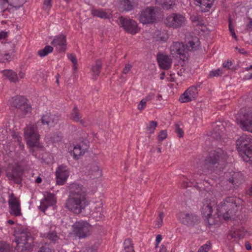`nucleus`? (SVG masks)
<instances>
[{"label": "nucleus", "mask_w": 252, "mask_h": 252, "mask_svg": "<svg viewBox=\"0 0 252 252\" xmlns=\"http://www.w3.org/2000/svg\"><path fill=\"white\" fill-rule=\"evenodd\" d=\"M92 174L94 177L97 178L101 176V171L98 166H94L92 170Z\"/></svg>", "instance_id": "obj_48"}, {"label": "nucleus", "mask_w": 252, "mask_h": 252, "mask_svg": "<svg viewBox=\"0 0 252 252\" xmlns=\"http://www.w3.org/2000/svg\"><path fill=\"white\" fill-rule=\"evenodd\" d=\"M177 217L182 223L189 225H193L198 220V217L197 216L184 212L179 213Z\"/></svg>", "instance_id": "obj_20"}, {"label": "nucleus", "mask_w": 252, "mask_h": 252, "mask_svg": "<svg viewBox=\"0 0 252 252\" xmlns=\"http://www.w3.org/2000/svg\"><path fill=\"white\" fill-rule=\"evenodd\" d=\"M157 126V123L156 121H151L147 126V130L150 133H153Z\"/></svg>", "instance_id": "obj_45"}, {"label": "nucleus", "mask_w": 252, "mask_h": 252, "mask_svg": "<svg viewBox=\"0 0 252 252\" xmlns=\"http://www.w3.org/2000/svg\"><path fill=\"white\" fill-rule=\"evenodd\" d=\"M56 202L55 196L51 193L48 194L44 199L41 200L39 209L45 212L48 207L54 205Z\"/></svg>", "instance_id": "obj_24"}, {"label": "nucleus", "mask_w": 252, "mask_h": 252, "mask_svg": "<svg viewBox=\"0 0 252 252\" xmlns=\"http://www.w3.org/2000/svg\"><path fill=\"white\" fill-rule=\"evenodd\" d=\"M224 73L223 68H218L216 70H213L209 72V76L210 77H218Z\"/></svg>", "instance_id": "obj_38"}, {"label": "nucleus", "mask_w": 252, "mask_h": 252, "mask_svg": "<svg viewBox=\"0 0 252 252\" xmlns=\"http://www.w3.org/2000/svg\"><path fill=\"white\" fill-rule=\"evenodd\" d=\"M9 245L3 241L0 242V252H9Z\"/></svg>", "instance_id": "obj_42"}, {"label": "nucleus", "mask_w": 252, "mask_h": 252, "mask_svg": "<svg viewBox=\"0 0 252 252\" xmlns=\"http://www.w3.org/2000/svg\"><path fill=\"white\" fill-rule=\"evenodd\" d=\"M26 101V99L21 96L13 97L9 100L10 107L17 109L16 113L18 117L20 118L26 117L32 111L31 106L27 104Z\"/></svg>", "instance_id": "obj_8"}, {"label": "nucleus", "mask_w": 252, "mask_h": 252, "mask_svg": "<svg viewBox=\"0 0 252 252\" xmlns=\"http://www.w3.org/2000/svg\"><path fill=\"white\" fill-rule=\"evenodd\" d=\"M162 240V236L161 235H158L156 238V245H158Z\"/></svg>", "instance_id": "obj_60"}, {"label": "nucleus", "mask_w": 252, "mask_h": 252, "mask_svg": "<svg viewBox=\"0 0 252 252\" xmlns=\"http://www.w3.org/2000/svg\"><path fill=\"white\" fill-rule=\"evenodd\" d=\"M164 217V214L162 212L158 213L157 219L155 221V227L156 228L160 227L163 224V219Z\"/></svg>", "instance_id": "obj_37"}, {"label": "nucleus", "mask_w": 252, "mask_h": 252, "mask_svg": "<svg viewBox=\"0 0 252 252\" xmlns=\"http://www.w3.org/2000/svg\"><path fill=\"white\" fill-rule=\"evenodd\" d=\"M236 122L243 130L252 133V109H241L237 114Z\"/></svg>", "instance_id": "obj_9"}, {"label": "nucleus", "mask_w": 252, "mask_h": 252, "mask_svg": "<svg viewBox=\"0 0 252 252\" xmlns=\"http://www.w3.org/2000/svg\"><path fill=\"white\" fill-rule=\"evenodd\" d=\"M211 248V244L207 242L205 244L201 246L198 250V252H208Z\"/></svg>", "instance_id": "obj_43"}, {"label": "nucleus", "mask_w": 252, "mask_h": 252, "mask_svg": "<svg viewBox=\"0 0 252 252\" xmlns=\"http://www.w3.org/2000/svg\"><path fill=\"white\" fill-rule=\"evenodd\" d=\"M19 78V81L20 79H23L25 77V73L23 71H20L18 75Z\"/></svg>", "instance_id": "obj_61"}, {"label": "nucleus", "mask_w": 252, "mask_h": 252, "mask_svg": "<svg viewBox=\"0 0 252 252\" xmlns=\"http://www.w3.org/2000/svg\"><path fill=\"white\" fill-rule=\"evenodd\" d=\"M229 29L231 32H234V26L232 23V21L230 18L229 19Z\"/></svg>", "instance_id": "obj_58"}, {"label": "nucleus", "mask_w": 252, "mask_h": 252, "mask_svg": "<svg viewBox=\"0 0 252 252\" xmlns=\"http://www.w3.org/2000/svg\"><path fill=\"white\" fill-rule=\"evenodd\" d=\"M186 47L188 52L195 51L199 49L200 47V42L196 36L189 35L186 39Z\"/></svg>", "instance_id": "obj_22"}, {"label": "nucleus", "mask_w": 252, "mask_h": 252, "mask_svg": "<svg viewBox=\"0 0 252 252\" xmlns=\"http://www.w3.org/2000/svg\"><path fill=\"white\" fill-rule=\"evenodd\" d=\"M246 234V229L243 227H241L239 229V232H237V235L238 237L241 238L245 236Z\"/></svg>", "instance_id": "obj_54"}, {"label": "nucleus", "mask_w": 252, "mask_h": 252, "mask_svg": "<svg viewBox=\"0 0 252 252\" xmlns=\"http://www.w3.org/2000/svg\"><path fill=\"white\" fill-rule=\"evenodd\" d=\"M237 198L229 197L221 202L217 207V214L219 218L228 220L236 213L238 210Z\"/></svg>", "instance_id": "obj_2"}, {"label": "nucleus", "mask_w": 252, "mask_h": 252, "mask_svg": "<svg viewBox=\"0 0 252 252\" xmlns=\"http://www.w3.org/2000/svg\"><path fill=\"white\" fill-rule=\"evenodd\" d=\"M223 180L228 182L231 185V187H234V186H238L242 180V174L240 172L233 171L225 172Z\"/></svg>", "instance_id": "obj_18"}, {"label": "nucleus", "mask_w": 252, "mask_h": 252, "mask_svg": "<svg viewBox=\"0 0 252 252\" xmlns=\"http://www.w3.org/2000/svg\"><path fill=\"white\" fill-rule=\"evenodd\" d=\"M7 32H0V40L5 39L7 36Z\"/></svg>", "instance_id": "obj_63"}, {"label": "nucleus", "mask_w": 252, "mask_h": 252, "mask_svg": "<svg viewBox=\"0 0 252 252\" xmlns=\"http://www.w3.org/2000/svg\"><path fill=\"white\" fill-rule=\"evenodd\" d=\"M25 2L26 0H0V4L4 5L5 3H8L16 9L22 6Z\"/></svg>", "instance_id": "obj_29"}, {"label": "nucleus", "mask_w": 252, "mask_h": 252, "mask_svg": "<svg viewBox=\"0 0 252 252\" xmlns=\"http://www.w3.org/2000/svg\"><path fill=\"white\" fill-rule=\"evenodd\" d=\"M175 132L180 137H183L184 135V133L182 129L180 128L179 126L177 124L175 125Z\"/></svg>", "instance_id": "obj_52"}, {"label": "nucleus", "mask_w": 252, "mask_h": 252, "mask_svg": "<svg viewBox=\"0 0 252 252\" xmlns=\"http://www.w3.org/2000/svg\"><path fill=\"white\" fill-rule=\"evenodd\" d=\"M138 0H121V6L123 11H129L137 6Z\"/></svg>", "instance_id": "obj_28"}, {"label": "nucleus", "mask_w": 252, "mask_h": 252, "mask_svg": "<svg viewBox=\"0 0 252 252\" xmlns=\"http://www.w3.org/2000/svg\"><path fill=\"white\" fill-rule=\"evenodd\" d=\"M131 68V65H130L129 64H126L125 67L124 68L123 71V73H124V74L127 73L130 71Z\"/></svg>", "instance_id": "obj_57"}, {"label": "nucleus", "mask_w": 252, "mask_h": 252, "mask_svg": "<svg viewBox=\"0 0 252 252\" xmlns=\"http://www.w3.org/2000/svg\"><path fill=\"white\" fill-rule=\"evenodd\" d=\"M147 101L143 98L137 105V109L140 111L143 110L146 107Z\"/></svg>", "instance_id": "obj_50"}, {"label": "nucleus", "mask_w": 252, "mask_h": 252, "mask_svg": "<svg viewBox=\"0 0 252 252\" xmlns=\"http://www.w3.org/2000/svg\"><path fill=\"white\" fill-rule=\"evenodd\" d=\"M102 64L100 61H97L95 65L93 66L92 68V75L95 77L98 75L100 71Z\"/></svg>", "instance_id": "obj_35"}, {"label": "nucleus", "mask_w": 252, "mask_h": 252, "mask_svg": "<svg viewBox=\"0 0 252 252\" xmlns=\"http://www.w3.org/2000/svg\"><path fill=\"white\" fill-rule=\"evenodd\" d=\"M53 50V47L47 45L43 49L38 51V54L41 57L47 56L48 54L52 52Z\"/></svg>", "instance_id": "obj_34"}, {"label": "nucleus", "mask_w": 252, "mask_h": 252, "mask_svg": "<svg viewBox=\"0 0 252 252\" xmlns=\"http://www.w3.org/2000/svg\"><path fill=\"white\" fill-rule=\"evenodd\" d=\"M167 137V132L165 130H161L159 131L158 136V139L159 141H162Z\"/></svg>", "instance_id": "obj_47"}, {"label": "nucleus", "mask_w": 252, "mask_h": 252, "mask_svg": "<svg viewBox=\"0 0 252 252\" xmlns=\"http://www.w3.org/2000/svg\"><path fill=\"white\" fill-rule=\"evenodd\" d=\"M197 95V88L195 87H191L187 89V90L181 95L179 100L182 103L189 102L195 99Z\"/></svg>", "instance_id": "obj_19"}, {"label": "nucleus", "mask_w": 252, "mask_h": 252, "mask_svg": "<svg viewBox=\"0 0 252 252\" xmlns=\"http://www.w3.org/2000/svg\"><path fill=\"white\" fill-rule=\"evenodd\" d=\"M69 194L66 201L65 207L75 214L80 213L89 204L85 187L77 183L69 186Z\"/></svg>", "instance_id": "obj_1"}, {"label": "nucleus", "mask_w": 252, "mask_h": 252, "mask_svg": "<svg viewBox=\"0 0 252 252\" xmlns=\"http://www.w3.org/2000/svg\"><path fill=\"white\" fill-rule=\"evenodd\" d=\"M139 20L143 24L154 23L156 20L155 8L149 7L142 10L139 17Z\"/></svg>", "instance_id": "obj_15"}, {"label": "nucleus", "mask_w": 252, "mask_h": 252, "mask_svg": "<svg viewBox=\"0 0 252 252\" xmlns=\"http://www.w3.org/2000/svg\"><path fill=\"white\" fill-rule=\"evenodd\" d=\"M235 49L238 51L239 53L242 54H245L246 52L245 51V50L243 48H239L238 47H235Z\"/></svg>", "instance_id": "obj_62"}, {"label": "nucleus", "mask_w": 252, "mask_h": 252, "mask_svg": "<svg viewBox=\"0 0 252 252\" xmlns=\"http://www.w3.org/2000/svg\"><path fill=\"white\" fill-rule=\"evenodd\" d=\"M93 16L101 19H110L112 17L111 12L109 10L103 9H93L91 11Z\"/></svg>", "instance_id": "obj_27"}, {"label": "nucleus", "mask_w": 252, "mask_h": 252, "mask_svg": "<svg viewBox=\"0 0 252 252\" xmlns=\"http://www.w3.org/2000/svg\"><path fill=\"white\" fill-rule=\"evenodd\" d=\"M225 154L221 149L211 152L209 157L205 159L204 168L209 171H215V167H218L220 160L225 158Z\"/></svg>", "instance_id": "obj_11"}, {"label": "nucleus", "mask_w": 252, "mask_h": 252, "mask_svg": "<svg viewBox=\"0 0 252 252\" xmlns=\"http://www.w3.org/2000/svg\"><path fill=\"white\" fill-rule=\"evenodd\" d=\"M191 21L194 23V25L199 27L198 31L200 30L201 32H205V25L201 23L202 18L198 14L192 15L190 16Z\"/></svg>", "instance_id": "obj_31"}, {"label": "nucleus", "mask_w": 252, "mask_h": 252, "mask_svg": "<svg viewBox=\"0 0 252 252\" xmlns=\"http://www.w3.org/2000/svg\"><path fill=\"white\" fill-rule=\"evenodd\" d=\"M52 0H44L43 8L44 10L49 11L52 7Z\"/></svg>", "instance_id": "obj_49"}, {"label": "nucleus", "mask_w": 252, "mask_h": 252, "mask_svg": "<svg viewBox=\"0 0 252 252\" xmlns=\"http://www.w3.org/2000/svg\"><path fill=\"white\" fill-rule=\"evenodd\" d=\"M12 59V55L11 54L7 52H0V63H6L10 62Z\"/></svg>", "instance_id": "obj_33"}, {"label": "nucleus", "mask_w": 252, "mask_h": 252, "mask_svg": "<svg viewBox=\"0 0 252 252\" xmlns=\"http://www.w3.org/2000/svg\"><path fill=\"white\" fill-rule=\"evenodd\" d=\"M9 213L15 217L22 215L21 202L18 198L14 196L13 193L9 195L8 200Z\"/></svg>", "instance_id": "obj_14"}, {"label": "nucleus", "mask_w": 252, "mask_h": 252, "mask_svg": "<svg viewBox=\"0 0 252 252\" xmlns=\"http://www.w3.org/2000/svg\"><path fill=\"white\" fill-rule=\"evenodd\" d=\"M157 60L160 68L163 69H168L171 65L172 59L167 55L163 53H158Z\"/></svg>", "instance_id": "obj_23"}, {"label": "nucleus", "mask_w": 252, "mask_h": 252, "mask_svg": "<svg viewBox=\"0 0 252 252\" xmlns=\"http://www.w3.org/2000/svg\"><path fill=\"white\" fill-rule=\"evenodd\" d=\"M2 74V78L3 79H7L10 82L17 83L19 82V78L17 73L11 69H4L0 71Z\"/></svg>", "instance_id": "obj_25"}, {"label": "nucleus", "mask_w": 252, "mask_h": 252, "mask_svg": "<svg viewBox=\"0 0 252 252\" xmlns=\"http://www.w3.org/2000/svg\"><path fill=\"white\" fill-rule=\"evenodd\" d=\"M14 236L18 250H20L21 252H29L32 250L33 240L27 228L18 229L14 233Z\"/></svg>", "instance_id": "obj_4"}, {"label": "nucleus", "mask_w": 252, "mask_h": 252, "mask_svg": "<svg viewBox=\"0 0 252 252\" xmlns=\"http://www.w3.org/2000/svg\"><path fill=\"white\" fill-rule=\"evenodd\" d=\"M155 93H154L153 92H150L144 98L148 102V101H150L152 100V99H153L155 97Z\"/></svg>", "instance_id": "obj_55"}, {"label": "nucleus", "mask_w": 252, "mask_h": 252, "mask_svg": "<svg viewBox=\"0 0 252 252\" xmlns=\"http://www.w3.org/2000/svg\"><path fill=\"white\" fill-rule=\"evenodd\" d=\"M216 201L213 199H206L203 202L201 213L204 220L209 225H216L220 221L217 212L214 213L213 208L216 206Z\"/></svg>", "instance_id": "obj_5"}, {"label": "nucleus", "mask_w": 252, "mask_h": 252, "mask_svg": "<svg viewBox=\"0 0 252 252\" xmlns=\"http://www.w3.org/2000/svg\"><path fill=\"white\" fill-rule=\"evenodd\" d=\"M14 236L18 250H20L21 252H29L32 250L33 240L27 228L18 229L14 233Z\"/></svg>", "instance_id": "obj_3"}, {"label": "nucleus", "mask_w": 252, "mask_h": 252, "mask_svg": "<svg viewBox=\"0 0 252 252\" xmlns=\"http://www.w3.org/2000/svg\"><path fill=\"white\" fill-rule=\"evenodd\" d=\"M169 51L173 57L179 58L184 61L187 60L189 57L186 45L182 42H173L170 46Z\"/></svg>", "instance_id": "obj_12"}, {"label": "nucleus", "mask_w": 252, "mask_h": 252, "mask_svg": "<svg viewBox=\"0 0 252 252\" xmlns=\"http://www.w3.org/2000/svg\"><path fill=\"white\" fill-rule=\"evenodd\" d=\"M196 1L202 7L205 6V8L204 9L205 11H208L211 7V3L207 1L206 0H196Z\"/></svg>", "instance_id": "obj_40"}, {"label": "nucleus", "mask_w": 252, "mask_h": 252, "mask_svg": "<svg viewBox=\"0 0 252 252\" xmlns=\"http://www.w3.org/2000/svg\"><path fill=\"white\" fill-rule=\"evenodd\" d=\"M157 34L154 35V40L156 42L159 43L165 42L169 38L167 32H157Z\"/></svg>", "instance_id": "obj_32"}, {"label": "nucleus", "mask_w": 252, "mask_h": 252, "mask_svg": "<svg viewBox=\"0 0 252 252\" xmlns=\"http://www.w3.org/2000/svg\"><path fill=\"white\" fill-rule=\"evenodd\" d=\"M93 215L94 217L97 220H100L102 219L104 217L102 209L101 208H98L97 211H95L93 213Z\"/></svg>", "instance_id": "obj_44"}, {"label": "nucleus", "mask_w": 252, "mask_h": 252, "mask_svg": "<svg viewBox=\"0 0 252 252\" xmlns=\"http://www.w3.org/2000/svg\"><path fill=\"white\" fill-rule=\"evenodd\" d=\"M69 175V170L68 167L64 164L59 165L56 171L57 183L63 185L67 180Z\"/></svg>", "instance_id": "obj_17"}, {"label": "nucleus", "mask_w": 252, "mask_h": 252, "mask_svg": "<svg viewBox=\"0 0 252 252\" xmlns=\"http://www.w3.org/2000/svg\"><path fill=\"white\" fill-rule=\"evenodd\" d=\"M120 25L126 32H138L140 30L137 22L129 18L121 16L119 18Z\"/></svg>", "instance_id": "obj_16"}, {"label": "nucleus", "mask_w": 252, "mask_h": 252, "mask_svg": "<svg viewBox=\"0 0 252 252\" xmlns=\"http://www.w3.org/2000/svg\"><path fill=\"white\" fill-rule=\"evenodd\" d=\"M24 137L28 145L32 149H43L42 145L39 142L40 135L34 125L29 124L26 126L24 129Z\"/></svg>", "instance_id": "obj_7"}, {"label": "nucleus", "mask_w": 252, "mask_h": 252, "mask_svg": "<svg viewBox=\"0 0 252 252\" xmlns=\"http://www.w3.org/2000/svg\"><path fill=\"white\" fill-rule=\"evenodd\" d=\"M87 150V146H83V144H79L74 146L72 151V154L74 158H78L80 156L83 155L86 150Z\"/></svg>", "instance_id": "obj_30"}, {"label": "nucleus", "mask_w": 252, "mask_h": 252, "mask_svg": "<svg viewBox=\"0 0 252 252\" xmlns=\"http://www.w3.org/2000/svg\"><path fill=\"white\" fill-rule=\"evenodd\" d=\"M93 230V226L88 222L80 220L72 225L71 234L79 239L85 238L91 234Z\"/></svg>", "instance_id": "obj_10"}, {"label": "nucleus", "mask_w": 252, "mask_h": 252, "mask_svg": "<svg viewBox=\"0 0 252 252\" xmlns=\"http://www.w3.org/2000/svg\"><path fill=\"white\" fill-rule=\"evenodd\" d=\"M71 118L75 122H82V121L80 120L81 116L79 114L76 107H75L72 112Z\"/></svg>", "instance_id": "obj_41"}, {"label": "nucleus", "mask_w": 252, "mask_h": 252, "mask_svg": "<svg viewBox=\"0 0 252 252\" xmlns=\"http://www.w3.org/2000/svg\"><path fill=\"white\" fill-rule=\"evenodd\" d=\"M10 30H12V31H19L21 30V28L20 27L18 26L17 25H16V24H12V23H11L10 24Z\"/></svg>", "instance_id": "obj_56"}, {"label": "nucleus", "mask_w": 252, "mask_h": 252, "mask_svg": "<svg viewBox=\"0 0 252 252\" xmlns=\"http://www.w3.org/2000/svg\"><path fill=\"white\" fill-rule=\"evenodd\" d=\"M252 137L247 135H243L236 141L237 149L246 162H250L252 164Z\"/></svg>", "instance_id": "obj_6"}, {"label": "nucleus", "mask_w": 252, "mask_h": 252, "mask_svg": "<svg viewBox=\"0 0 252 252\" xmlns=\"http://www.w3.org/2000/svg\"><path fill=\"white\" fill-rule=\"evenodd\" d=\"M186 18L180 14L172 13L166 19L165 24L169 27L177 29L185 24Z\"/></svg>", "instance_id": "obj_13"}, {"label": "nucleus", "mask_w": 252, "mask_h": 252, "mask_svg": "<svg viewBox=\"0 0 252 252\" xmlns=\"http://www.w3.org/2000/svg\"><path fill=\"white\" fill-rule=\"evenodd\" d=\"M51 44L59 52H64L66 49V36L63 34L55 36L51 42Z\"/></svg>", "instance_id": "obj_21"}, {"label": "nucleus", "mask_w": 252, "mask_h": 252, "mask_svg": "<svg viewBox=\"0 0 252 252\" xmlns=\"http://www.w3.org/2000/svg\"><path fill=\"white\" fill-rule=\"evenodd\" d=\"M60 120H61V118L58 116H49L46 114L42 117L41 122L43 125H46L49 127H52L57 124Z\"/></svg>", "instance_id": "obj_26"}, {"label": "nucleus", "mask_w": 252, "mask_h": 252, "mask_svg": "<svg viewBox=\"0 0 252 252\" xmlns=\"http://www.w3.org/2000/svg\"><path fill=\"white\" fill-rule=\"evenodd\" d=\"M244 78L247 80L252 78V73L246 74L244 76Z\"/></svg>", "instance_id": "obj_64"}, {"label": "nucleus", "mask_w": 252, "mask_h": 252, "mask_svg": "<svg viewBox=\"0 0 252 252\" xmlns=\"http://www.w3.org/2000/svg\"><path fill=\"white\" fill-rule=\"evenodd\" d=\"M43 237L46 238H48L49 240L53 242H56L59 239L56 233L55 232H52L48 234H44Z\"/></svg>", "instance_id": "obj_39"}, {"label": "nucleus", "mask_w": 252, "mask_h": 252, "mask_svg": "<svg viewBox=\"0 0 252 252\" xmlns=\"http://www.w3.org/2000/svg\"><path fill=\"white\" fill-rule=\"evenodd\" d=\"M232 65V63L231 61H227L224 62L222 63V67L221 68H223V70L225 71L226 69H228L230 68V66Z\"/></svg>", "instance_id": "obj_53"}, {"label": "nucleus", "mask_w": 252, "mask_h": 252, "mask_svg": "<svg viewBox=\"0 0 252 252\" xmlns=\"http://www.w3.org/2000/svg\"><path fill=\"white\" fill-rule=\"evenodd\" d=\"M67 57L70 60V61L73 64V68L74 69H76L77 67V61L76 58L75 56L73 54H67Z\"/></svg>", "instance_id": "obj_46"}, {"label": "nucleus", "mask_w": 252, "mask_h": 252, "mask_svg": "<svg viewBox=\"0 0 252 252\" xmlns=\"http://www.w3.org/2000/svg\"><path fill=\"white\" fill-rule=\"evenodd\" d=\"M38 252H53L52 251L48 248L46 247H42L40 250L38 251Z\"/></svg>", "instance_id": "obj_59"}, {"label": "nucleus", "mask_w": 252, "mask_h": 252, "mask_svg": "<svg viewBox=\"0 0 252 252\" xmlns=\"http://www.w3.org/2000/svg\"><path fill=\"white\" fill-rule=\"evenodd\" d=\"M160 4L163 7V8L168 10L172 7V2L169 3L167 1H161Z\"/></svg>", "instance_id": "obj_51"}, {"label": "nucleus", "mask_w": 252, "mask_h": 252, "mask_svg": "<svg viewBox=\"0 0 252 252\" xmlns=\"http://www.w3.org/2000/svg\"><path fill=\"white\" fill-rule=\"evenodd\" d=\"M124 252H134L130 239H126L124 241Z\"/></svg>", "instance_id": "obj_36"}]
</instances>
